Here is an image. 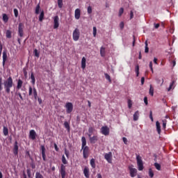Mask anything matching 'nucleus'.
Segmentation results:
<instances>
[{
	"label": "nucleus",
	"instance_id": "obj_60",
	"mask_svg": "<svg viewBox=\"0 0 178 178\" xmlns=\"http://www.w3.org/2000/svg\"><path fill=\"white\" fill-rule=\"evenodd\" d=\"M134 17V14L133 13V11L130 12V20H131V19H133Z\"/></svg>",
	"mask_w": 178,
	"mask_h": 178
},
{
	"label": "nucleus",
	"instance_id": "obj_63",
	"mask_svg": "<svg viewBox=\"0 0 178 178\" xmlns=\"http://www.w3.org/2000/svg\"><path fill=\"white\" fill-rule=\"evenodd\" d=\"M154 29H159V26H161L159 24H154Z\"/></svg>",
	"mask_w": 178,
	"mask_h": 178
},
{
	"label": "nucleus",
	"instance_id": "obj_9",
	"mask_svg": "<svg viewBox=\"0 0 178 178\" xmlns=\"http://www.w3.org/2000/svg\"><path fill=\"white\" fill-rule=\"evenodd\" d=\"M101 133L104 136H109V127L108 126H104L101 128Z\"/></svg>",
	"mask_w": 178,
	"mask_h": 178
},
{
	"label": "nucleus",
	"instance_id": "obj_16",
	"mask_svg": "<svg viewBox=\"0 0 178 178\" xmlns=\"http://www.w3.org/2000/svg\"><path fill=\"white\" fill-rule=\"evenodd\" d=\"M89 140H90V144H95V143L98 141V136H89Z\"/></svg>",
	"mask_w": 178,
	"mask_h": 178
},
{
	"label": "nucleus",
	"instance_id": "obj_54",
	"mask_svg": "<svg viewBox=\"0 0 178 178\" xmlns=\"http://www.w3.org/2000/svg\"><path fill=\"white\" fill-rule=\"evenodd\" d=\"M30 165L31 166L32 169H35V163L32 160V162L30 163Z\"/></svg>",
	"mask_w": 178,
	"mask_h": 178
},
{
	"label": "nucleus",
	"instance_id": "obj_12",
	"mask_svg": "<svg viewBox=\"0 0 178 178\" xmlns=\"http://www.w3.org/2000/svg\"><path fill=\"white\" fill-rule=\"evenodd\" d=\"M13 152L14 155H18L19 154V145L17 143V141H15L14 143V147L13 149Z\"/></svg>",
	"mask_w": 178,
	"mask_h": 178
},
{
	"label": "nucleus",
	"instance_id": "obj_14",
	"mask_svg": "<svg viewBox=\"0 0 178 178\" xmlns=\"http://www.w3.org/2000/svg\"><path fill=\"white\" fill-rule=\"evenodd\" d=\"M6 60H8V50L5 49L3 51V66H5Z\"/></svg>",
	"mask_w": 178,
	"mask_h": 178
},
{
	"label": "nucleus",
	"instance_id": "obj_29",
	"mask_svg": "<svg viewBox=\"0 0 178 178\" xmlns=\"http://www.w3.org/2000/svg\"><path fill=\"white\" fill-rule=\"evenodd\" d=\"M6 38H12V31L7 30L6 31Z\"/></svg>",
	"mask_w": 178,
	"mask_h": 178
},
{
	"label": "nucleus",
	"instance_id": "obj_64",
	"mask_svg": "<svg viewBox=\"0 0 178 178\" xmlns=\"http://www.w3.org/2000/svg\"><path fill=\"white\" fill-rule=\"evenodd\" d=\"M97 176V178H102V175H101V173H98Z\"/></svg>",
	"mask_w": 178,
	"mask_h": 178
},
{
	"label": "nucleus",
	"instance_id": "obj_31",
	"mask_svg": "<svg viewBox=\"0 0 178 178\" xmlns=\"http://www.w3.org/2000/svg\"><path fill=\"white\" fill-rule=\"evenodd\" d=\"M145 54H148V52H149V48L148 47V41L146 40L145 42Z\"/></svg>",
	"mask_w": 178,
	"mask_h": 178
},
{
	"label": "nucleus",
	"instance_id": "obj_49",
	"mask_svg": "<svg viewBox=\"0 0 178 178\" xmlns=\"http://www.w3.org/2000/svg\"><path fill=\"white\" fill-rule=\"evenodd\" d=\"M88 15H91V13H92V7L90 6L88 7Z\"/></svg>",
	"mask_w": 178,
	"mask_h": 178
},
{
	"label": "nucleus",
	"instance_id": "obj_41",
	"mask_svg": "<svg viewBox=\"0 0 178 178\" xmlns=\"http://www.w3.org/2000/svg\"><path fill=\"white\" fill-rule=\"evenodd\" d=\"M105 78L106 79V80H108L109 81V83H112V79H111V76H109V74H104Z\"/></svg>",
	"mask_w": 178,
	"mask_h": 178
},
{
	"label": "nucleus",
	"instance_id": "obj_43",
	"mask_svg": "<svg viewBox=\"0 0 178 178\" xmlns=\"http://www.w3.org/2000/svg\"><path fill=\"white\" fill-rule=\"evenodd\" d=\"M26 158H30L31 161H33V157H31V155L30 154L29 151L26 152Z\"/></svg>",
	"mask_w": 178,
	"mask_h": 178
},
{
	"label": "nucleus",
	"instance_id": "obj_20",
	"mask_svg": "<svg viewBox=\"0 0 178 178\" xmlns=\"http://www.w3.org/2000/svg\"><path fill=\"white\" fill-rule=\"evenodd\" d=\"M94 131H95V128L90 127L88 129V137H91L92 136V134H94Z\"/></svg>",
	"mask_w": 178,
	"mask_h": 178
},
{
	"label": "nucleus",
	"instance_id": "obj_26",
	"mask_svg": "<svg viewBox=\"0 0 178 178\" xmlns=\"http://www.w3.org/2000/svg\"><path fill=\"white\" fill-rule=\"evenodd\" d=\"M86 62H87L86 57H83L81 59V68L82 69H86Z\"/></svg>",
	"mask_w": 178,
	"mask_h": 178
},
{
	"label": "nucleus",
	"instance_id": "obj_27",
	"mask_svg": "<svg viewBox=\"0 0 178 178\" xmlns=\"http://www.w3.org/2000/svg\"><path fill=\"white\" fill-rule=\"evenodd\" d=\"M81 142H82V148H84V147H87V140L86 139V137L83 136L81 138Z\"/></svg>",
	"mask_w": 178,
	"mask_h": 178
},
{
	"label": "nucleus",
	"instance_id": "obj_5",
	"mask_svg": "<svg viewBox=\"0 0 178 178\" xmlns=\"http://www.w3.org/2000/svg\"><path fill=\"white\" fill-rule=\"evenodd\" d=\"M67 113H71L73 112V104L72 102H67L65 106Z\"/></svg>",
	"mask_w": 178,
	"mask_h": 178
},
{
	"label": "nucleus",
	"instance_id": "obj_44",
	"mask_svg": "<svg viewBox=\"0 0 178 178\" xmlns=\"http://www.w3.org/2000/svg\"><path fill=\"white\" fill-rule=\"evenodd\" d=\"M149 176L151 178L154 177V171L151 168L149 169Z\"/></svg>",
	"mask_w": 178,
	"mask_h": 178
},
{
	"label": "nucleus",
	"instance_id": "obj_33",
	"mask_svg": "<svg viewBox=\"0 0 178 178\" xmlns=\"http://www.w3.org/2000/svg\"><path fill=\"white\" fill-rule=\"evenodd\" d=\"M3 133L4 136H8V134H9V129H8V127H3Z\"/></svg>",
	"mask_w": 178,
	"mask_h": 178
},
{
	"label": "nucleus",
	"instance_id": "obj_62",
	"mask_svg": "<svg viewBox=\"0 0 178 178\" xmlns=\"http://www.w3.org/2000/svg\"><path fill=\"white\" fill-rule=\"evenodd\" d=\"M172 65V67H175L176 66V60H173L171 62Z\"/></svg>",
	"mask_w": 178,
	"mask_h": 178
},
{
	"label": "nucleus",
	"instance_id": "obj_39",
	"mask_svg": "<svg viewBox=\"0 0 178 178\" xmlns=\"http://www.w3.org/2000/svg\"><path fill=\"white\" fill-rule=\"evenodd\" d=\"M42 20H44V11H42L39 16V21L42 22Z\"/></svg>",
	"mask_w": 178,
	"mask_h": 178
},
{
	"label": "nucleus",
	"instance_id": "obj_1",
	"mask_svg": "<svg viewBox=\"0 0 178 178\" xmlns=\"http://www.w3.org/2000/svg\"><path fill=\"white\" fill-rule=\"evenodd\" d=\"M3 86L6 92L10 94V88L13 87V79H12V76H9L7 80L3 81Z\"/></svg>",
	"mask_w": 178,
	"mask_h": 178
},
{
	"label": "nucleus",
	"instance_id": "obj_45",
	"mask_svg": "<svg viewBox=\"0 0 178 178\" xmlns=\"http://www.w3.org/2000/svg\"><path fill=\"white\" fill-rule=\"evenodd\" d=\"M163 129L165 130V129H166V124L168 123V120H163Z\"/></svg>",
	"mask_w": 178,
	"mask_h": 178
},
{
	"label": "nucleus",
	"instance_id": "obj_19",
	"mask_svg": "<svg viewBox=\"0 0 178 178\" xmlns=\"http://www.w3.org/2000/svg\"><path fill=\"white\" fill-rule=\"evenodd\" d=\"M83 175L85 177L90 178V169L86 167L83 170Z\"/></svg>",
	"mask_w": 178,
	"mask_h": 178
},
{
	"label": "nucleus",
	"instance_id": "obj_4",
	"mask_svg": "<svg viewBox=\"0 0 178 178\" xmlns=\"http://www.w3.org/2000/svg\"><path fill=\"white\" fill-rule=\"evenodd\" d=\"M72 38L74 41H79L80 39V30L77 28H76L72 33Z\"/></svg>",
	"mask_w": 178,
	"mask_h": 178
},
{
	"label": "nucleus",
	"instance_id": "obj_40",
	"mask_svg": "<svg viewBox=\"0 0 178 178\" xmlns=\"http://www.w3.org/2000/svg\"><path fill=\"white\" fill-rule=\"evenodd\" d=\"M33 54L36 58H40V52H38V50L37 49H35L33 51Z\"/></svg>",
	"mask_w": 178,
	"mask_h": 178
},
{
	"label": "nucleus",
	"instance_id": "obj_53",
	"mask_svg": "<svg viewBox=\"0 0 178 178\" xmlns=\"http://www.w3.org/2000/svg\"><path fill=\"white\" fill-rule=\"evenodd\" d=\"M123 12H124V9H123V8H121L119 10V16H122V15H123Z\"/></svg>",
	"mask_w": 178,
	"mask_h": 178
},
{
	"label": "nucleus",
	"instance_id": "obj_48",
	"mask_svg": "<svg viewBox=\"0 0 178 178\" xmlns=\"http://www.w3.org/2000/svg\"><path fill=\"white\" fill-rule=\"evenodd\" d=\"M131 106H133V103L131 99L128 100V108L129 109H131Z\"/></svg>",
	"mask_w": 178,
	"mask_h": 178
},
{
	"label": "nucleus",
	"instance_id": "obj_6",
	"mask_svg": "<svg viewBox=\"0 0 178 178\" xmlns=\"http://www.w3.org/2000/svg\"><path fill=\"white\" fill-rule=\"evenodd\" d=\"M81 149H83V155L84 159H87L88 158V154L90 152V147L88 146L81 147Z\"/></svg>",
	"mask_w": 178,
	"mask_h": 178
},
{
	"label": "nucleus",
	"instance_id": "obj_58",
	"mask_svg": "<svg viewBox=\"0 0 178 178\" xmlns=\"http://www.w3.org/2000/svg\"><path fill=\"white\" fill-rule=\"evenodd\" d=\"M37 99L39 102V105H41V104H42V99H41V97H38Z\"/></svg>",
	"mask_w": 178,
	"mask_h": 178
},
{
	"label": "nucleus",
	"instance_id": "obj_8",
	"mask_svg": "<svg viewBox=\"0 0 178 178\" xmlns=\"http://www.w3.org/2000/svg\"><path fill=\"white\" fill-rule=\"evenodd\" d=\"M129 170L131 177H135V176L137 175V169L133 168V165H131L129 167Z\"/></svg>",
	"mask_w": 178,
	"mask_h": 178
},
{
	"label": "nucleus",
	"instance_id": "obj_42",
	"mask_svg": "<svg viewBox=\"0 0 178 178\" xmlns=\"http://www.w3.org/2000/svg\"><path fill=\"white\" fill-rule=\"evenodd\" d=\"M62 162L64 165H67V161L66 160V157H65V155H63L62 156Z\"/></svg>",
	"mask_w": 178,
	"mask_h": 178
},
{
	"label": "nucleus",
	"instance_id": "obj_28",
	"mask_svg": "<svg viewBox=\"0 0 178 178\" xmlns=\"http://www.w3.org/2000/svg\"><path fill=\"white\" fill-rule=\"evenodd\" d=\"M140 116V113H138V111H136L134 114V122H136V120H138V118Z\"/></svg>",
	"mask_w": 178,
	"mask_h": 178
},
{
	"label": "nucleus",
	"instance_id": "obj_36",
	"mask_svg": "<svg viewBox=\"0 0 178 178\" xmlns=\"http://www.w3.org/2000/svg\"><path fill=\"white\" fill-rule=\"evenodd\" d=\"M149 94V95H151L152 97H154V88L152 87V85H150Z\"/></svg>",
	"mask_w": 178,
	"mask_h": 178
},
{
	"label": "nucleus",
	"instance_id": "obj_13",
	"mask_svg": "<svg viewBox=\"0 0 178 178\" xmlns=\"http://www.w3.org/2000/svg\"><path fill=\"white\" fill-rule=\"evenodd\" d=\"M104 159H106V161H107V162H108V163H112V152H108L106 153L104 155Z\"/></svg>",
	"mask_w": 178,
	"mask_h": 178
},
{
	"label": "nucleus",
	"instance_id": "obj_10",
	"mask_svg": "<svg viewBox=\"0 0 178 178\" xmlns=\"http://www.w3.org/2000/svg\"><path fill=\"white\" fill-rule=\"evenodd\" d=\"M60 173L62 178H65L66 177V166H65L63 164H61Z\"/></svg>",
	"mask_w": 178,
	"mask_h": 178
},
{
	"label": "nucleus",
	"instance_id": "obj_56",
	"mask_svg": "<svg viewBox=\"0 0 178 178\" xmlns=\"http://www.w3.org/2000/svg\"><path fill=\"white\" fill-rule=\"evenodd\" d=\"M120 27L121 30H123V29H124V23L120 22Z\"/></svg>",
	"mask_w": 178,
	"mask_h": 178
},
{
	"label": "nucleus",
	"instance_id": "obj_22",
	"mask_svg": "<svg viewBox=\"0 0 178 178\" xmlns=\"http://www.w3.org/2000/svg\"><path fill=\"white\" fill-rule=\"evenodd\" d=\"M2 16H3L2 20L3 23H8V22H9V17L8 16V15L3 13Z\"/></svg>",
	"mask_w": 178,
	"mask_h": 178
},
{
	"label": "nucleus",
	"instance_id": "obj_59",
	"mask_svg": "<svg viewBox=\"0 0 178 178\" xmlns=\"http://www.w3.org/2000/svg\"><path fill=\"white\" fill-rule=\"evenodd\" d=\"M149 118H150L152 122H154V118L152 117V111L149 112Z\"/></svg>",
	"mask_w": 178,
	"mask_h": 178
},
{
	"label": "nucleus",
	"instance_id": "obj_23",
	"mask_svg": "<svg viewBox=\"0 0 178 178\" xmlns=\"http://www.w3.org/2000/svg\"><path fill=\"white\" fill-rule=\"evenodd\" d=\"M22 86H23V81H22V79H18L17 90H20V88H22Z\"/></svg>",
	"mask_w": 178,
	"mask_h": 178
},
{
	"label": "nucleus",
	"instance_id": "obj_47",
	"mask_svg": "<svg viewBox=\"0 0 178 178\" xmlns=\"http://www.w3.org/2000/svg\"><path fill=\"white\" fill-rule=\"evenodd\" d=\"M35 178H44V176H42L39 172H37L35 173Z\"/></svg>",
	"mask_w": 178,
	"mask_h": 178
},
{
	"label": "nucleus",
	"instance_id": "obj_7",
	"mask_svg": "<svg viewBox=\"0 0 178 178\" xmlns=\"http://www.w3.org/2000/svg\"><path fill=\"white\" fill-rule=\"evenodd\" d=\"M24 29V24L23 23H19V26H18V35H19V37H23L24 35V32H23V29Z\"/></svg>",
	"mask_w": 178,
	"mask_h": 178
},
{
	"label": "nucleus",
	"instance_id": "obj_46",
	"mask_svg": "<svg viewBox=\"0 0 178 178\" xmlns=\"http://www.w3.org/2000/svg\"><path fill=\"white\" fill-rule=\"evenodd\" d=\"M154 167L157 170H161V165L158 163H154Z\"/></svg>",
	"mask_w": 178,
	"mask_h": 178
},
{
	"label": "nucleus",
	"instance_id": "obj_21",
	"mask_svg": "<svg viewBox=\"0 0 178 178\" xmlns=\"http://www.w3.org/2000/svg\"><path fill=\"white\" fill-rule=\"evenodd\" d=\"M31 83L33 86H35V76H34V72L31 73Z\"/></svg>",
	"mask_w": 178,
	"mask_h": 178
},
{
	"label": "nucleus",
	"instance_id": "obj_51",
	"mask_svg": "<svg viewBox=\"0 0 178 178\" xmlns=\"http://www.w3.org/2000/svg\"><path fill=\"white\" fill-rule=\"evenodd\" d=\"M14 15L16 17H17V16H19V10H17V8L14 9Z\"/></svg>",
	"mask_w": 178,
	"mask_h": 178
},
{
	"label": "nucleus",
	"instance_id": "obj_18",
	"mask_svg": "<svg viewBox=\"0 0 178 178\" xmlns=\"http://www.w3.org/2000/svg\"><path fill=\"white\" fill-rule=\"evenodd\" d=\"M81 15V10H80V8H76L75 10V19H76V20H79V19H80V16Z\"/></svg>",
	"mask_w": 178,
	"mask_h": 178
},
{
	"label": "nucleus",
	"instance_id": "obj_37",
	"mask_svg": "<svg viewBox=\"0 0 178 178\" xmlns=\"http://www.w3.org/2000/svg\"><path fill=\"white\" fill-rule=\"evenodd\" d=\"M40 3H38L36 7H35V13L36 15H38L40 14Z\"/></svg>",
	"mask_w": 178,
	"mask_h": 178
},
{
	"label": "nucleus",
	"instance_id": "obj_17",
	"mask_svg": "<svg viewBox=\"0 0 178 178\" xmlns=\"http://www.w3.org/2000/svg\"><path fill=\"white\" fill-rule=\"evenodd\" d=\"M40 148H41V151H42V159H43V161H47V156L45 155V146L41 145Z\"/></svg>",
	"mask_w": 178,
	"mask_h": 178
},
{
	"label": "nucleus",
	"instance_id": "obj_52",
	"mask_svg": "<svg viewBox=\"0 0 178 178\" xmlns=\"http://www.w3.org/2000/svg\"><path fill=\"white\" fill-rule=\"evenodd\" d=\"M93 36L97 37V27H93Z\"/></svg>",
	"mask_w": 178,
	"mask_h": 178
},
{
	"label": "nucleus",
	"instance_id": "obj_11",
	"mask_svg": "<svg viewBox=\"0 0 178 178\" xmlns=\"http://www.w3.org/2000/svg\"><path fill=\"white\" fill-rule=\"evenodd\" d=\"M59 27V17L58 15L54 17V29H56Z\"/></svg>",
	"mask_w": 178,
	"mask_h": 178
},
{
	"label": "nucleus",
	"instance_id": "obj_57",
	"mask_svg": "<svg viewBox=\"0 0 178 178\" xmlns=\"http://www.w3.org/2000/svg\"><path fill=\"white\" fill-rule=\"evenodd\" d=\"M144 102L145 105H148V98L147 97H144Z\"/></svg>",
	"mask_w": 178,
	"mask_h": 178
},
{
	"label": "nucleus",
	"instance_id": "obj_61",
	"mask_svg": "<svg viewBox=\"0 0 178 178\" xmlns=\"http://www.w3.org/2000/svg\"><path fill=\"white\" fill-rule=\"evenodd\" d=\"M122 141L124 144L127 145V138H122Z\"/></svg>",
	"mask_w": 178,
	"mask_h": 178
},
{
	"label": "nucleus",
	"instance_id": "obj_32",
	"mask_svg": "<svg viewBox=\"0 0 178 178\" xmlns=\"http://www.w3.org/2000/svg\"><path fill=\"white\" fill-rule=\"evenodd\" d=\"M135 72L136 73V76L138 77V75L140 74V66L138 65H136Z\"/></svg>",
	"mask_w": 178,
	"mask_h": 178
},
{
	"label": "nucleus",
	"instance_id": "obj_35",
	"mask_svg": "<svg viewBox=\"0 0 178 178\" xmlns=\"http://www.w3.org/2000/svg\"><path fill=\"white\" fill-rule=\"evenodd\" d=\"M58 6L60 8V9L63 8V0H58Z\"/></svg>",
	"mask_w": 178,
	"mask_h": 178
},
{
	"label": "nucleus",
	"instance_id": "obj_24",
	"mask_svg": "<svg viewBox=\"0 0 178 178\" xmlns=\"http://www.w3.org/2000/svg\"><path fill=\"white\" fill-rule=\"evenodd\" d=\"M156 127L158 134H161V124L159 121L156 122Z\"/></svg>",
	"mask_w": 178,
	"mask_h": 178
},
{
	"label": "nucleus",
	"instance_id": "obj_2",
	"mask_svg": "<svg viewBox=\"0 0 178 178\" xmlns=\"http://www.w3.org/2000/svg\"><path fill=\"white\" fill-rule=\"evenodd\" d=\"M29 97H31V95H33L34 99L35 100H37V98L38 97V93L37 92V89L35 88V87H31L29 86Z\"/></svg>",
	"mask_w": 178,
	"mask_h": 178
},
{
	"label": "nucleus",
	"instance_id": "obj_34",
	"mask_svg": "<svg viewBox=\"0 0 178 178\" xmlns=\"http://www.w3.org/2000/svg\"><path fill=\"white\" fill-rule=\"evenodd\" d=\"M90 165H91V167H92L93 169H95V168H96V165H95V159H92L90 160Z\"/></svg>",
	"mask_w": 178,
	"mask_h": 178
},
{
	"label": "nucleus",
	"instance_id": "obj_3",
	"mask_svg": "<svg viewBox=\"0 0 178 178\" xmlns=\"http://www.w3.org/2000/svg\"><path fill=\"white\" fill-rule=\"evenodd\" d=\"M136 162L138 170L141 171L144 170V163H143V159L140 155H136Z\"/></svg>",
	"mask_w": 178,
	"mask_h": 178
},
{
	"label": "nucleus",
	"instance_id": "obj_38",
	"mask_svg": "<svg viewBox=\"0 0 178 178\" xmlns=\"http://www.w3.org/2000/svg\"><path fill=\"white\" fill-rule=\"evenodd\" d=\"M100 54L101 56H105V48L104 47H102L100 49Z\"/></svg>",
	"mask_w": 178,
	"mask_h": 178
},
{
	"label": "nucleus",
	"instance_id": "obj_50",
	"mask_svg": "<svg viewBox=\"0 0 178 178\" xmlns=\"http://www.w3.org/2000/svg\"><path fill=\"white\" fill-rule=\"evenodd\" d=\"M26 173H27V175H28V177H31V170H30V168H28L27 170H26Z\"/></svg>",
	"mask_w": 178,
	"mask_h": 178
},
{
	"label": "nucleus",
	"instance_id": "obj_25",
	"mask_svg": "<svg viewBox=\"0 0 178 178\" xmlns=\"http://www.w3.org/2000/svg\"><path fill=\"white\" fill-rule=\"evenodd\" d=\"M64 127L67 129L68 133H70V124L68 122L65 121L64 122Z\"/></svg>",
	"mask_w": 178,
	"mask_h": 178
},
{
	"label": "nucleus",
	"instance_id": "obj_55",
	"mask_svg": "<svg viewBox=\"0 0 178 178\" xmlns=\"http://www.w3.org/2000/svg\"><path fill=\"white\" fill-rule=\"evenodd\" d=\"M149 68L151 69V71L152 72V73H154V68H152V61L149 62Z\"/></svg>",
	"mask_w": 178,
	"mask_h": 178
},
{
	"label": "nucleus",
	"instance_id": "obj_30",
	"mask_svg": "<svg viewBox=\"0 0 178 178\" xmlns=\"http://www.w3.org/2000/svg\"><path fill=\"white\" fill-rule=\"evenodd\" d=\"M176 83V81L173 80L172 83L170 84V86L168 89V91H170L172 88H175V84Z\"/></svg>",
	"mask_w": 178,
	"mask_h": 178
},
{
	"label": "nucleus",
	"instance_id": "obj_15",
	"mask_svg": "<svg viewBox=\"0 0 178 178\" xmlns=\"http://www.w3.org/2000/svg\"><path fill=\"white\" fill-rule=\"evenodd\" d=\"M37 137V133H35V131L34 129H32L29 132V138H31V140H35V138Z\"/></svg>",
	"mask_w": 178,
	"mask_h": 178
}]
</instances>
